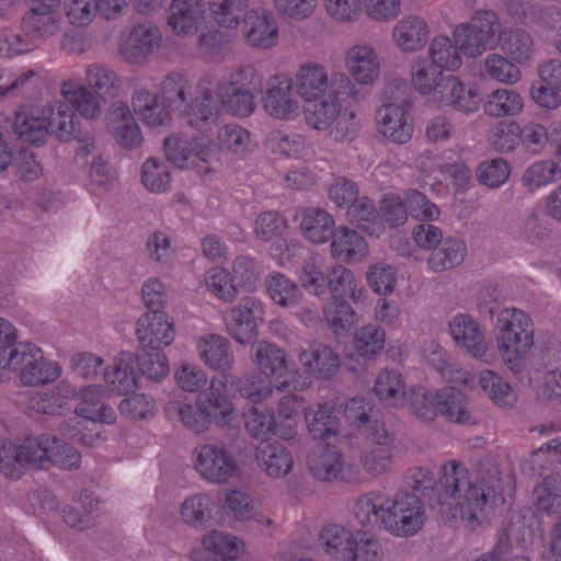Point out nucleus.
<instances>
[{
    "label": "nucleus",
    "instance_id": "obj_1",
    "mask_svg": "<svg viewBox=\"0 0 561 561\" xmlns=\"http://www.w3.org/2000/svg\"><path fill=\"white\" fill-rule=\"evenodd\" d=\"M502 480L491 458L479 462L473 477L458 460L440 466V478L425 468H413L407 476L411 492L398 491L389 496L371 491L359 496L353 515L362 526H379L399 538H410L424 526V504L448 522L459 519L465 528L477 530L488 522L490 511L500 495Z\"/></svg>",
    "mask_w": 561,
    "mask_h": 561
},
{
    "label": "nucleus",
    "instance_id": "obj_2",
    "mask_svg": "<svg viewBox=\"0 0 561 561\" xmlns=\"http://www.w3.org/2000/svg\"><path fill=\"white\" fill-rule=\"evenodd\" d=\"M324 387L318 381V397ZM323 403H318V480L345 481L357 480L358 470L344 461V449L350 444L347 436L340 433L339 414L343 402L340 394L334 391Z\"/></svg>",
    "mask_w": 561,
    "mask_h": 561
},
{
    "label": "nucleus",
    "instance_id": "obj_3",
    "mask_svg": "<svg viewBox=\"0 0 561 561\" xmlns=\"http://www.w3.org/2000/svg\"><path fill=\"white\" fill-rule=\"evenodd\" d=\"M318 130L335 124L331 134L343 141L354 129L355 87L348 76L335 73L328 83L324 69L318 66Z\"/></svg>",
    "mask_w": 561,
    "mask_h": 561
},
{
    "label": "nucleus",
    "instance_id": "obj_4",
    "mask_svg": "<svg viewBox=\"0 0 561 561\" xmlns=\"http://www.w3.org/2000/svg\"><path fill=\"white\" fill-rule=\"evenodd\" d=\"M412 83L421 94L434 92V100L440 106H453L466 114L479 108L480 95L476 89L467 88L454 76L443 77L442 70L424 58L413 62Z\"/></svg>",
    "mask_w": 561,
    "mask_h": 561
},
{
    "label": "nucleus",
    "instance_id": "obj_5",
    "mask_svg": "<svg viewBox=\"0 0 561 561\" xmlns=\"http://www.w3.org/2000/svg\"><path fill=\"white\" fill-rule=\"evenodd\" d=\"M430 350L428 363L447 382L459 383L469 389H474L479 385L499 407H513L516 403L517 397L514 390L497 373L484 369L480 371L477 379L472 371L461 368L458 363H451L438 343L431 342Z\"/></svg>",
    "mask_w": 561,
    "mask_h": 561
},
{
    "label": "nucleus",
    "instance_id": "obj_6",
    "mask_svg": "<svg viewBox=\"0 0 561 561\" xmlns=\"http://www.w3.org/2000/svg\"><path fill=\"white\" fill-rule=\"evenodd\" d=\"M497 348L503 362L513 371L522 368L524 358L534 346V322L517 308L503 309L496 320Z\"/></svg>",
    "mask_w": 561,
    "mask_h": 561
},
{
    "label": "nucleus",
    "instance_id": "obj_7",
    "mask_svg": "<svg viewBox=\"0 0 561 561\" xmlns=\"http://www.w3.org/2000/svg\"><path fill=\"white\" fill-rule=\"evenodd\" d=\"M7 370L19 371L20 381L28 387L51 382L60 376L58 364L47 362L42 351L31 343L0 351V381L7 377Z\"/></svg>",
    "mask_w": 561,
    "mask_h": 561
},
{
    "label": "nucleus",
    "instance_id": "obj_8",
    "mask_svg": "<svg viewBox=\"0 0 561 561\" xmlns=\"http://www.w3.org/2000/svg\"><path fill=\"white\" fill-rule=\"evenodd\" d=\"M500 28V19L494 11L480 10L472 15L470 23L457 25L453 35L461 53L476 58L501 44Z\"/></svg>",
    "mask_w": 561,
    "mask_h": 561
},
{
    "label": "nucleus",
    "instance_id": "obj_9",
    "mask_svg": "<svg viewBox=\"0 0 561 561\" xmlns=\"http://www.w3.org/2000/svg\"><path fill=\"white\" fill-rule=\"evenodd\" d=\"M192 459L194 469L210 483H227L238 471L231 453L220 440L198 444L192 451Z\"/></svg>",
    "mask_w": 561,
    "mask_h": 561
},
{
    "label": "nucleus",
    "instance_id": "obj_10",
    "mask_svg": "<svg viewBox=\"0 0 561 561\" xmlns=\"http://www.w3.org/2000/svg\"><path fill=\"white\" fill-rule=\"evenodd\" d=\"M332 217L318 208V244L324 243L332 236V256L346 263L360 261L368 254L366 240L356 231L341 227L332 232Z\"/></svg>",
    "mask_w": 561,
    "mask_h": 561
},
{
    "label": "nucleus",
    "instance_id": "obj_11",
    "mask_svg": "<svg viewBox=\"0 0 561 561\" xmlns=\"http://www.w3.org/2000/svg\"><path fill=\"white\" fill-rule=\"evenodd\" d=\"M164 153L168 161L180 169L219 160V148L204 137L184 139L169 136L164 139Z\"/></svg>",
    "mask_w": 561,
    "mask_h": 561
},
{
    "label": "nucleus",
    "instance_id": "obj_12",
    "mask_svg": "<svg viewBox=\"0 0 561 561\" xmlns=\"http://www.w3.org/2000/svg\"><path fill=\"white\" fill-rule=\"evenodd\" d=\"M264 319V308L260 300L247 296L225 316L228 334L238 343L247 345L257 336V327Z\"/></svg>",
    "mask_w": 561,
    "mask_h": 561
},
{
    "label": "nucleus",
    "instance_id": "obj_13",
    "mask_svg": "<svg viewBox=\"0 0 561 561\" xmlns=\"http://www.w3.org/2000/svg\"><path fill=\"white\" fill-rule=\"evenodd\" d=\"M252 357L254 364L266 377L272 376L276 378V391L286 392L304 389L306 382L299 386L295 379L297 371L287 377V356L277 345L260 341L253 346Z\"/></svg>",
    "mask_w": 561,
    "mask_h": 561
},
{
    "label": "nucleus",
    "instance_id": "obj_14",
    "mask_svg": "<svg viewBox=\"0 0 561 561\" xmlns=\"http://www.w3.org/2000/svg\"><path fill=\"white\" fill-rule=\"evenodd\" d=\"M449 332L455 343L471 357L488 365L495 363V352L488 345L480 325L471 316L457 314L449 322Z\"/></svg>",
    "mask_w": 561,
    "mask_h": 561
},
{
    "label": "nucleus",
    "instance_id": "obj_15",
    "mask_svg": "<svg viewBox=\"0 0 561 561\" xmlns=\"http://www.w3.org/2000/svg\"><path fill=\"white\" fill-rule=\"evenodd\" d=\"M162 36L159 28L150 23H141L122 35L118 51L128 64H142L161 45Z\"/></svg>",
    "mask_w": 561,
    "mask_h": 561
},
{
    "label": "nucleus",
    "instance_id": "obj_16",
    "mask_svg": "<svg viewBox=\"0 0 561 561\" xmlns=\"http://www.w3.org/2000/svg\"><path fill=\"white\" fill-rule=\"evenodd\" d=\"M228 382H233V377L222 374L210 381L208 390L197 396V404L208 414L210 423L214 421L220 426L229 424L233 419V404L225 393Z\"/></svg>",
    "mask_w": 561,
    "mask_h": 561
},
{
    "label": "nucleus",
    "instance_id": "obj_17",
    "mask_svg": "<svg viewBox=\"0 0 561 561\" xmlns=\"http://www.w3.org/2000/svg\"><path fill=\"white\" fill-rule=\"evenodd\" d=\"M376 122L379 133L393 144H408L413 136V118L402 105H382L376 113Z\"/></svg>",
    "mask_w": 561,
    "mask_h": 561
},
{
    "label": "nucleus",
    "instance_id": "obj_18",
    "mask_svg": "<svg viewBox=\"0 0 561 561\" xmlns=\"http://www.w3.org/2000/svg\"><path fill=\"white\" fill-rule=\"evenodd\" d=\"M106 129L115 141L126 149L140 146L142 136L134 115L124 102H114L105 115Z\"/></svg>",
    "mask_w": 561,
    "mask_h": 561
},
{
    "label": "nucleus",
    "instance_id": "obj_19",
    "mask_svg": "<svg viewBox=\"0 0 561 561\" xmlns=\"http://www.w3.org/2000/svg\"><path fill=\"white\" fill-rule=\"evenodd\" d=\"M136 336L142 348L159 351L173 342L175 331L164 312H147L136 322Z\"/></svg>",
    "mask_w": 561,
    "mask_h": 561
},
{
    "label": "nucleus",
    "instance_id": "obj_20",
    "mask_svg": "<svg viewBox=\"0 0 561 561\" xmlns=\"http://www.w3.org/2000/svg\"><path fill=\"white\" fill-rule=\"evenodd\" d=\"M221 82L203 79L197 84V94L191 100L186 110V123L194 128H202L213 119L218 106H222V98L219 96Z\"/></svg>",
    "mask_w": 561,
    "mask_h": 561
},
{
    "label": "nucleus",
    "instance_id": "obj_21",
    "mask_svg": "<svg viewBox=\"0 0 561 561\" xmlns=\"http://www.w3.org/2000/svg\"><path fill=\"white\" fill-rule=\"evenodd\" d=\"M242 33L248 44L259 48H270L278 38L277 23L264 9L250 10L244 14Z\"/></svg>",
    "mask_w": 561,
    "mask_h": 561
},
{
    "label": "nucleus",
    "instance_id": "obj_22",
    "mask_svg": "<svg viewBox=\"0 0 561 561\" xmlns=\"http://www.w3.org/2000/svg\"><path fill=\"white\" fill-rule=\"evenodd\" d=\"M345 68L355 82L369 85L380 72L379 59L370 45H354L345 55Z\"/></svg>",
    "mask_w": 561,
    "mask_h": 561
},
{
    "label": "nucleus",
    "instance_id": "obj_23",
    "mask_svg": "<svg viewBox=\"0 0 561 561\" xmlns=\"http://www.w3.org/2000/svg\"><path fill=\"white\" fill-rule=\"evenodd\" d=\"M430 27L427 22L417 15H405L400 19L392 30L396 46L404 53L422 49L427 43Z\"/></svg>",
    "mask_w": 561,
    "mask_h": 561
},
{
    "label": "nucleus",
    "instance_id": "obj_24",
    "mask_svg": "<svg viewBox=\"0 0 561 561\" xmlns=\"http://www.w3.org/2000/svg\"><path fill=\"white\" fill-rule=\"evenodd\" d=\"M44 114H47L49 134L59 141L68 142L80 135V121L67 103L53 101L44 106Z\"/></svg>",
    "mask_w": 561,
    "mask_h": 561
},
{
    "label": "nucleus",
    "instance_id": "obj_25",
    "mask_svg": "<svg viewBox=\"0 0 561 561\" xmlns=\"http://www.w3.org/2000/svg\"><path fill=\"white\" fill-rule=\"evenodd\" d=\"M375 446L360 456L363 468L371 476H380L389 470L393 462V436L385 428L369 435Z\"/></svg>",
    "mask_w": 561,
    "mask_h": 561
},
{
    "label": "nucleus",
    "instance_id": "obj_26",
    "mask_svg": "<svg viewBox=\"0 0 561 561\" xmlns=\"http://www.w3.org/2000/svg\"><path fill=\"white\" fill-rule=\"evenodd\" d=\"M373 391L385 405L402 408L407 404L405 380L396 369H381L375 378Z\"/></svg>",
    "mask_w": 561,
    "mask_h": 561
},
{
    "label": "nucleus",
    "instance_id": "obj_27",
    "mask_svg": "<svg viewBox=\"0 0 561 561\" xmlns=\"http://www.w3.org/2000/svg\"><path fill=\"white\" fill-rule=\"evenodd\" d=\"M205 12L202 0H172L168 24L176 34L187 35L197 28Z\"/></svg>",
    "mask_w": 561,
    "mask_h": 561
},
{
    "label": "nucleus",
    "instance_id": "obj_28",
    "mask_svg": "<svg viewBox=\"0 0 561 561\" xmlns=\"http://www.w3.org/2000/svg\"><path fill=\"white\" fill-rule=\"evenodd\" d=\"M561 438H553L531 451L524 461L523 471L531 476L542 477L559 474L556 470L561 466Z\"/></svg>",
    "mask_w": 561,
    "mask_h": 561
},
{
    "label": "nucleus",
    "instance_id": "obj_29",
    "mask_svg": "<svg viewBox=\"0 0 561 561\" xmlns=\"http://www.w3.org/2000/svg\"><path fill=\"white\" fill-rule=\"evenodd\" d=\"M60 93L68 105H71L70 108L84 119L93 121L101 116L102 106L99 98L88 87L67 81L61 84Z\"/></svg>",
    "mask_w": 561,
    "mask_h": 561
},
{
    "label": "nucleus",
    "instance_id": "obj_30",
    "mask_svg": "<svg viewBox=\"0 0 561 561\" xmlns=\"http://www.w3.org/2000/svg\"><path fill=\"white\" fill-rule=\"evenodd\" d=\"M13 127L23 141L33 145L44 144L49 135L47 114H44V107L18 112Z\"/></svg>",
    "mask_w": 561,
    "mask_h": 561
},
{
    "label": "nucleus",
    "instance_id": "obj_31",
    "mask_svg": "<svg viewBox=\"0 0 561 561\" xmlns=\"http://www.w3.org/2000/svg\"><path fill=\"white\" fill-rule=\"evenodd\" d=\"M75 413L85 421H99L107 424L115 421V412L102 402V389L95 385L81 388Z\"/></svg>",
    "mask_w": 561,
    "mask_h": 561
},
{
    "label": "nucleus",
    "instance_id": "obj_32",
    "mask_svg": "<svg viewBox=\"0 0 561 561\" xmlns=\"http://www.w3.org/2000/svg\"><path fill=\"white\" fill-rule=\"evenodd\" d=\"M291 89L293 83L286 80L268 87L263 98V106L271 116L289 121L298 114L299 105L291 98Z\"/></svg>",
    "mask_w": 561,
    "mask_h": 561
},
{
    "label": "nucleus",
    "instance_id": "obj_33",
    "mask_svg": "<svg viewBox=\"0 0 561 561\" xmlns=\"http://www.w3.org/2000/svg\"><path fill=\"white\" fill-rule=\"evenodd\" d=\"M531 496L538 512L561 519V474L546 476L534 488Z\"/></svg>",
    "mask_w": 561,
    "mask_h": 561
},
{
    "label": "nucleus",
    "instance_id": "obj_34",
    "mask_svg": "<svg viewBox=\"0 0 561 561\" xmlns=\"http://www.w3.org/2000/svg\"><path fill=\"white\" fill-rule=\"evenodd\" d=\"M438 410L445 420L456 424L471 423L470 402L466 393L449 386L438 390Z\"/></svg>",
    "mask_w": 561,
    "mask_h": 561
},
{
    "label": "nucleus",
    "instance_id": "obj_35",
    "mask_svg": "<svg viewBox=\"0 0 561 561\" xmlns=\"http://www.w3.org/2000/svg\"><path fill=\"white\" fill-rule=\"evenodd\" d=\"M131 106L139 119L150 127L162 126L170 121L165 106L158 103L157 95L145 88L134 91Z\"/></svg>",
    "mask_w": 561,
    "mask_h": 561
},
{
    "label": "nucleus",
    "instance_id": "obj_36",
    "mask_svg": "<svg viewBox=\"0 0 561 561\" xmlns=\"http://www.w3.org/2000/svg\"><path fill=\"white\" fill-rule=\"evenodd\" d=\"M135 356L130 352L119 353L112 370H104V380L112 391L118 394L133 392L137 387V376L134 371Z\"/></svg>",
    "mask_w": 561,
    "mask_h": 561
},
{
    "label": "nucleus",
    "instance_id": "obj_37",
    "mask_svg": "<svg viewBox=\"0 0 561 561\" xmlns=\"http://www.w3.org/2000/svg\"><path fill=\"white\" fill-rule=\"evenodd\" d=\"M343 408L351 427L365 431L367 435L385 428V424L377 419L375 407L369 400L355 397L343 403Z\"/></svg>",
    "mask_w": 561,
    "mask_h": 561
},
{
    "label": "nucleus",
    "instance_id": "obj_38",
    "mask_svg": "<svg viewBox=\"0 0 561 561\" xmlns=\"http://www.w3.org/2000/svg\"><path fill=\"white\" fill-rule=\"evenodd\" d=\"M198 350L201 357L211 369H231L233 354L226 337L218 334L206 335L199 341Z\"/></svg>",
    "mask_w": 561,
    "mask_h": 561
},
{
    "label": "nucleus",
    "instance_id": "obj_39",
    "mask_svg": "<svg viewBox=\"0 0 561 561\" xmlns=\"http://www.w3.org/2000/svg\"><path fill=\"white\" fill-rule=\"evenodd\" d=\"M21 25L24 33L32 39L43 41L60 32L61 16L54 12L27 10Z\"/></svg>",
    "mask_w": 561,
    "mask_h": 561
},
{
    "label": "nucleus",
    "instance_id": "obj_40",
    "mask_svg": "<svg viewBox=\"0 0 561 561\" xmlns=\"http://www.w3.org/2000/svg\"><path fill=\"white\" fill-rule=\"evenodd\" d=\"M214 510L215 502L210 495L196 493L182 502L180 517L185 525L202 529L213 519Z\"/></svg>",
    "mask_w": 561,
    "mask_h": 561
},
{
    "label": "nucleus",
    "instance_id": "obj_41",
    "mask_svg": "<svg viewBox=\"0 0 561 561\" xmlns=\"http://www.w3.org/2000/svg\"><path fill=\"white\" fill-rule=\"evenodd\" d=\"M293 87L305 102L302 108L307 124L316 129V65L311 62L301 65Z\"/></svg>",
    "mask_w": 561,
    "mask_h": 561
},
{
    "label": "nucleus",
    "instance_id": "obj_42",
    "mask_svg": "<svg viewBox=\"0 0 561 561\" xmlns=\"http://www.w3.org/2000/svg\"><path fill=\"white\" fill-rule=\"evenodd\" d=\"M346 215L351 224L369 236L379 237L383 231L380 215L368 197H358L348 206Z\"/></svg>",
    "mask_w": 561,
    "mask_h": 561
},
{
    "label": "nucleus",
    "instance_id": "obj_43",
    "mask_svg": "<svg viewBox=\"0 0 561 561\" xmlns=\"http://www.w3.org/2000/svg\"><path fill=\"white\" fill-rule=\"evenodd\" d=\"M256 460L272 478L285 477L293 467V457L282 444H267L259 447Z\"/></svg>",
    "mask_w": 561,
    "mask_h": 561
},
{
    "label": "nucleus",
    "instance_id": "obj_44",
    "mask_svg": "<svg viewBox=\"0 0 561 561\" xmlns=\"http://www.w3.org/2000/svg\"><path fill=\"white\" fill-rule=\"evenodd\" d=\"M85 83L100 98H114L119 91L121 81L116 72L107 65L92 62L85 69Z\"/></svg>",
    "mask_w": 561,
    "mask_h": 561
},
{
    "label": "nucleus",
    "instance_id": "obj_45",
    "mask_svg": "<svg viewBox=\"0 0 561 561\" xmlns=\"http://www.w3.org/2000/svg\"><path fill=\"white\" fill-rule=\"evenodd\" d=\"M161 94L168 106L181 111L186 119V110H188L192 95V84L178 72L168 75L161 82Z\"/></svg>",
    "mask_w": 561,
    "mask_h": 561
},
{
    "label": "nucleus",
    "instance_id": "obj_46",
    "mask_svg": "<svg viewBox=\"0 0 561 561\" xmlns=\"http://www.w3.org/2000/svg\"><path fill=\"white\" fill-rule=\"evenodd\" d=\"M483 108L492 117L518 116L524 110V100L517 91L501 88L488 96Z\"/></svg>",
    "mask_w": 561,
    "mask_h": 561
},
{
    "label": "nucleus",
    "instance_id": "obj_47",
    "mask_svg": "<svg viewBox=\"0 0 561 561\" xmlns=\"http://www.w3.org/2000/svg\"><path fill=\"white\" fill-rule=\"evenodd\" d=\"M467 255L465 241L456 238H447L442 241V247L434 251L427 260L432 272H442L461 264Z\"/></svg>",
    "mask_w": 561,
    "mask_h": 561
},
{
    "label": "nucleus",
    "instance_id": "obj_48",
    "mask_svg": "<svg viewBox=\"0 0 561 561\" xmlns=\"http://www.w3.org/2000/svg\"><path fill=\"white\" fill-rule=\"evenodd\" d=\"M461 49L447 36H435L430 44L428 54L432 64L439 70L455 71L462 65Z\"/></svg>",
    "mask_w": 561,
    "mask_h": 561
},
{
    "label": "nucleus",
    "instance_id": "obj_49",
    "mask_svg": "<svg viewBox=\"0 0 561 561\" xmlns=\"http://www.w3.org/2000/svg\"><path fill=\"white\" fill-rule=\"evenodd\" d=\"M501 48L517 64H525L530 60L534 51L531 36L523 30L500 33Z\"/></svg>",
    "mask_w": 561,
    "mask_h": 561
},
{
    "label": "nucleus",
    "instance_id": "obj_50",
    "mask_svg": "<svg viewBox=\"0 0 561 561\" xmlns=\"http://www.w3.org/2000/svg\"><path fill=\"white\" fill-rule=\"evenodd\" d=\"M438 391L432 392L422 386L413 387L407 398V404L410 405L416 419L424 423L433 422L438 410Z\"/></svg>",
    "mask_w": 561,
    "mask_h": 561
},
{
    "label": "nucleus",
    "instance_id": "obj_51",
    "mask_svg": "<svg viewBox=\"0 0 561 561\" xmlns=\"http://www.w3.org/2000/svg\"><path fill=\"white\" fill-rule=\"evenodd\" d=\"M355 534L339 525H328L318 534V542L321 543L328 554L343 560L344 554L351 548Z\"/></svg>",
    "mask_w": 561,
    "mask_h": 561
},
{
    "label": "nucleus",
    "instance_id": "obj_52",
    "mask_svg": "<svg viewBox=\"0 0 561 561\" xmlns=\"http://www.w3.org/2000/svg\"><path fill=\"white\" fill-rule=\"evenodd\" d=\"M167 412L171 416H178L181 423L194 433H203L207 431L210 425L208 414L205 413L197 403L192 405L180 401H173L168 403Z\"/></svg>",
    "mask_w": 561,
    "mask_h": 561
},
{
    "label": "nucleus",
    "instance_id": "obj_53",
    "mask_svg": "<svg viewBox=\"0 0 561 561\" xmlns=\"http://www.w3.org/2000/svg\"><path fill=\"white\" fill-rule=\"evenodd\" d=\"M560 175V168L554 160H539L525 170L522 182L528 191L535 192L553 183Z\"/></svg>",
    "mask_w": 561,
    "mask_h": 561
},
{
    "label": "nucleus",
    "instance_id": "obj_54",
    "mask_svg": "<svg viewBox=\"0 0 561 561\" xmlns=\"http://www.w3.org/2000/svg\"><path fill=\"white\" fill-rule=\"evenodd\" d=\"M266 289L273 301L282 307H296L301 298L298 286L280 273L266 278Z\"/></svg>",
    "mask_w": 561,
    "mask_h": 561
},
{
    "label": "nucleus",
    "instance_id": "obj_55",
    "mask_svg": "<svg viewBox=\"0 0 561 561\" xmlns=\"http://www.w3.org/2000/svg\"><path fill=\"white\" fill-rule=\"evenodd\" d=\"M219 96L222 98V107L236 116L247 117L255 110L254 94L250 91L238 90L231 84H221Z\"/></svg>",
    "mask_w": 561,
    "mask_h": 561
},
{
    "label": "nucleus",
    "instance_id": "obj_56",
    "mask_svg": "<svg viewBox=\"0 0 561 561\" xmlns=\"http://www.w3.org/2000/svg\"><path fill=\"white\" fill-rule=\"evenodd\" d=\"M209 10L221 27H236L244 18L249 0H209Z\"/></svg>",
    "mask_w": 561,
    "mask_h": 561
},
{
    "label": "nucleus",
    "instance_id": "obj_57",
    "mask_svg": "<svg viewBox=\"0 0 561 561\" xmlns=\"http://www.w3.org/2000/svg\"><path fill=\"white\" fill-rule=\"evenodd\" d=\"M386 334L382 329L368 324L360 328L354 336L356 353L364 358H371L385 347Z\"/></svg>",
    "mask_w": 561,
    "mask_h": 561
},
{
    "label": "nucleus",
    "instance_id": "obj_58",
    "mask_svg": "<svg viewBox=\"0 0 561 561\" xmlns=\"http://www.w3.org/2000/svg\"><path fill=\"white\" fill-rule=\"evenodd\" d=\"M519 124L516 122H499L486 136L488 142L497 151L510 152L519 145Z\"/></svg>",
    "mask_w": 561,
    "mask_h": 561
},
{
    "label": "nucleus",
    "instance_id": "obj_59",
    "mask_svg": "<svg viewBox=\"0 0 561 561\" xmlns=\"http://www.w3.org/2000/svg\"><path fill=\"white\" fill-rule=\"evenodd\" d=\"M138 369L148 380L160 381L169 374V363L165 355L159 351H142L135 356Z\"/></svg>",
    "mask_w": 561,
    "mask_h": 561
},
{
    "label": "nucleus",
    "instance_id": "obj_60",
    "mask_svg": "<svg viewBox=\"0 0 561 561\" xmlns=\"http://www.w3.org/2000/svg\"><path fill=\"white\" fill-rule=\"evenodd\" d=\"M274 389L275 385L273 386L266 376L263 377L260 374H251L240 378L236 388L241 397L252 403H261L268 399Z\"/></svg>",
    "mask_w": 561,
    "mask_h": 561
},
{
    "label": "nucleus",
    "instance_id": "obj_61",
    "mask_svg": "<svg viewBox=\"0 0 561 561\" xmlns=\"http://www.w3.org/2000/svg\"><path fill=\"white\" fill-rule=\"evenodd\" d=\"M141 181L149 191L163 193L170 187L171 175L163 161L149 158L142 164Z\"/></svg>",
    "mask_w": 561,
    "mask_h": 561
},
{
    "label": "nucleus",
    "instance_id": "obj_62",
    "mask_svg": "<svg viewBox=\"0 0 561 561\" xmlns=\"http://www.w3.org/2000/svg\"><path fill=\"white\" fill-rule=\"evenodd\" d=\"M324 317L336 334H343L356 323V313L346 300H331L324 307Z\"/></svg>",
    "mask_w": 561,
    "mask_h": 561
},
{
    "label": "nucleus",
    "instance_id": "obj_63",
    "mask_svg": "<svg viewBox=\"0 0 561 561\" xmlns=\"http://www.w3.org/2000/svg\"><path fill=\"white\" fill-rule=\"evenodd\" d=\"M202 545L205 550L215 556L230 560L237 559L241 550V543L238 538L217 530L205 535L202 539Z\"/></svg>",
    "mask_w": 561,
    "mask_h": 561
},
{
    "label": "nucleus",
    "instance_id": "obj_64",
    "mask_svg": "<svg viewBox=\"0 0 561 561\" xmlns=\"http://www.w3.org/2000/svg\"><path fill=\"white\" fill-rule=\"evenodd\" d=\"M381 554L379 542L358 531L355 533V538L344 554L343 561H381Z\"/></svg>",
    "mask_w": 561,
    "mask_h": 561
}]
</instances>
